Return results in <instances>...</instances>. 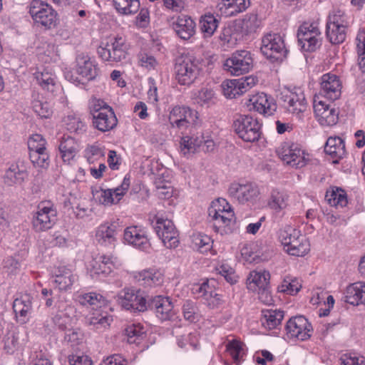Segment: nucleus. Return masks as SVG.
<instances>
[{"label":"nucleus","mask_w":365,"mask_h":365,"mask_svg":"<svg viewBox=\"0 0 365 365\" xmlns=\"http://www.w3.org/2000/svg\"><path fill=\"white\" fill-rule=\"evenodd\" d=\"M129 45L125 37L115 35L102 41L97 48L98 56L109 64L123 62L128 56Z\"/></svg>","instance_id":"nucleus-2"},{"label":"nucleus","mask_w":365,"mask_h":365,"mask_svg":"<svg viewBox=\"0 0 365 365\" xmlns=\"http://www.w3.org/2000/svg\"><path fill=\"white\" fill-rule=\"evenodd\" d=\"M150 306L155 310L157 317L162 321L169 320L174 315L173 305L169 297L155 296Z\"/></svg>","instance_id":"nucleus-33"},{"label":"nucleus","mask_w":365,"mask_h":365,"mask_svg":"<svg viewBox=\"0 0 365 365\" xmlns=\"http://www.w3.org/2000/svg\"><path fill=\"white\" fill-rule=\"evenodd\" d=\"M66 207H71L73 210L76 216L78 218H83L89 215L91 210L85 207L81 200L76 196L70 195V196L64 201Z\"/></svg>","instance_id":"nucleus-51"},{"label":"nucleus","mask_w":365,"mask_h":365,"mask_svg":"<svg viewBox=\"0 0 365 365\" xmlns=\"http://www.w3.org/2000/svg\"><path fill=\"white\" fill-rule=\"evenodd\" d=\"M28 177L27 163L23 160H18L12 163L6 170L4 176L5 184L12 186L21 184Z\"/></svg>","instance_id":"nucleus-26"},{"label":"nucleus","mask_w":365,"mask_h":365,"mask_svg":"<svg viewBox=\"0 0 365 365\" xmlns=\"http://www.w3.org/2000/svg\"><path fill=\"white\" fill-rule=\"evenodd\" d=\"M76 63V73L88 81L95 79L99 73L97 63L87 55L83 53L78 55Z\"/></svg>","instance_id":"nucleus-28"},{"label":"nucleus","mask_w":365,"mask_h":365,"mask_svg":"<svg viewBox=\"0 0 365 365\" xmlns=\"http://www.w3.org/2000/svg\"><path fill=\"white\" fill-rule=\"evenodd\" d=\"M123 240L127 244L143 250L148 249L150 245L146 231L138 226L126 227L123 233Z\"/></svg>","instance_id":"nucleus-25"},{"label":"nucleus","mask_w":365,"mask_h":365,"mask_svg":"<svg viewBox=\"0 0 365 365\" xmlns=\"http://www.w3.org/2000/svg\"><path fill=\"white\" fill-rule=\"evenodd\" d=\"M218 26V21L211 14L202 16L200 21V27L205 37H210L213 35Z\"/></svg>","instance_id":"nucleus-49"},{"label":"nucleus","mask_w":365,"mask_h":365,"mask_svg":"<svg viewBox=\"0 0 365 365\" xmlns=\"http://www.w3.org/2000/svg\"><path fill=\"white\" fill-rule=\"evenodd\" d=\"M78 144L71 136H63L58 145L59 153L63 161L71 164L78 152Z\"/></svg>","instance_id":"nucleus-39"},{"label":"nucleus","mask_w":365,"mask_h":365,"mask_svg":"<svg viewBox=\"0 0 365 365\" xmlns=\"http://www.w3.org/2000/svg\"><path fill=\"white\" fill-rule=\"evenodd\" d=\"M33 98L31 106L34 113L41 118H50L53 114L51 104L39 95L34 96Z\"/></svg>","instance_id":"nucleus-44"},{"label":"nucleus","mask_w":365,"mask_h":365,"mask_svg":"<svg viewBox=\"0 0 365 365\" xmlns=\"http://www.w3.org/2000/svg\"><path fill=\"white\" fill-rule=\"evenodd\" d=\"M297 38L299 45L305 51H314L322 43V33L317 21L305 22L298 29Z\"/></svg>","instance_id":"nucleus-9"},{"label":"nucleus","mask_w":365,"mask_h":365,"mask_svg":"<svg viewBox=\"0 0 365 365\" xmlns=\"http://www.w3.org/2000/svg\"><path fill=\"white\" fill-rule=\"evenodd\" d=\"M215 91L208 88H202L194 94L193 101L195 104L200 106L210 107L217 102Z\"/></svg>","instance_id":"nucleus-45"},{"label":"nucleus","mask_w":365,"mask_h":365,"mask_svg":"<svg viewBox=\"0 0 365 365\" xmlns=\"http://www.w3.org/2000/svg\"><path fill=\"white\" fill-rule=\"evenodd\" d=\"M325 198L331 206L336 207H344L347 203L346 194L341 188H332L326 193Z\"/></svg>","instance_id":"nucleus-46"},{"label":"nucleus","mask_w":365,"mask_h":365,"mask_svg":"<svg viewBox=\"0 0 365 365\" xmlns=\"http://www.w3.org/2000/svg\"><path fill=\"white\" fill-rule=\"evenodd\" d=\"M269 272L266 270L252 271L247 279V288L252 292L262 290V294H267V287L269 284Z\"/></svg>","instance_id":"nucleus-32"},{"label":"nucleus","mask_w":365,"mask_h":365,"mask_svg":"<svg viewBox=\"0 0 365 365\" xmlns=\"http://www.w3.org/2000/svg\"><path fill=\"white\" fill-rule=\"evenodd\" d=\"M13 309L19 323L24 324L28 322L33 310L31 296L24 294L16 298L14 301Z\"/></svg>","instance_id":"nucleus-30"},{"label":"nucleus","mask_w":365,"mask_h":365,"mask_svg":"<svg viewBox=\"0 0 365 365\" xmlns=\"http://www.w3.org/2000/svg\"><path fill=\"white\" fill-rule=\"evenodd\" d=\"M279 101L289 113L299 115L307 108V102L303 90L299 88L283 89Z\"/></svg>","instance_id":"nucleus-11"},{"label":"nucleus","mask_w":365,"mask_h":365,"mask_svg":"<svg viewBox=\"0 0 365 365\" xmlns=\"http://www.w3.org/2000/svg\"><path fill=\"white\" fill-rule=\"evenodd\" d=\"M344 297L345 302L352 305L365 304V282H358L349 285Z\"/></svg>","instance_id":"nucleus-38"},{"label":"nucleus","mask_w":365,"mask_h":365,"mask_svg":"<svg viewBox=\"0 0 365 365\" xmlns=\"http://www.w3.org/2000/svg\"><path fill=\"white\" fill-rule=\"evenodd\" d=\"M198 118L197 111L185 106H174L170 111L168 117L171 128H176L182 134L195 125Z\"/></svg>","instance_id":"nucleus-7"},{"label":"nucleus","mask_w":365,"mask_h":365,"mask_svg":"<svg viewBox=\"0 0 365 365\" xmlns=\"http://www.w3.org/2000/svg\"><path fill=\"white\" fill-rule=\"evenodd\" d=\"M116 226L110 222L99 225L96 231L95 239L103 246L113 245L116 241Z\"/></svg>","instance_id":"nucleus-35"},{"label":"nucleus","mask_w":365,"mask_h":365,"mask_svg":"<svg viewBox=\"0 0 365 365\" xmlns=\"http://www.w3.org/2000/svg\"><path fill=\"white\" fill-rule=\"evenodd\" d=\"M118 302L126 310L144 312L147 309V300L140 290L124 289L118 296Z\"/></svg>","instance_id":"nucleus-17"},{"label":"nucleus","mask_w":365,"mask_h":365,"mask_svg":"<svg viewBox=\"0 0 365 365\" xmlns=\"http://www.w3.org/2000/svg\"><path fill=\"white\" fill-rule=\"evenodd\" d=\"M117 11L123 15H132L140 9L139 0H113Z\"/></svg>","instance_id":"nucleus-48"},{"label":"nucleus","mask_w":365,"mask_h":365,"mask_svg":"<svg viewBox=\"0 0 365 365\" xmlns=\"http://www.w3.org/2000/svg\"><path fill=\"white\" fill-rule=\"evenodd\" d=\"M341 93V82L338 76L327 73L320 78V89L319 93L314 96H319V99L324 98L330 101L338 99Z\"/></svg>","instance_id":"nucleus-18"},{"label":"nucleus","mask_w":365,"mask_h":365,"mask_svg":"<svg viewBox=\"0 0 365 365\" xmlns=\"http://www.w3.org/2000/svg\"><path fill=\"white\" fill-rule=\"evenodd\" d=\"M284 318V312L279 309H264L262 311L261 323L267 329L277 328Z\"/></svg>","instance_id":"nucleus-42"},{"label":"nucleus","mask_w":365,"mask_h":365,"mask_svg":"<svg viewBox=\"0 0 365 365\" xmlns=\"http://www.w3.org/2000/svg\"><path fill=\"white\" fill-rule=\"evenodd\" d=\"M29 14L37 26L50 29L56 26L57 13L47 3L34 0L29 6Z\"/></svg>","instance_id":"nucleus-8"},{"label":"nucleus","mask_w":365,"mask_h":365,"mask_svg":"<svg viewBox=\"0 0 365 365\" xmlns=\"http://www.w3.org/2000/svg\"><path fill=\"white\" fill-rule=\"evenodd\" d=\"M130 184V176L125 175L121 185L115 189L101 190L98 197L101 203L111 205L118 203L126 192Z\"/></svg>","instance_id":"nucleus-27"},{"label":"nucleus","mask_w":365,"mask_h":365,"mask_svg":"<svg viewBox=\"0 0 365 365\" xmlns=\"http://www.w3.org/2000/svg\"><path fill=\"white\" fill-rule=\"evenodd\" d=\"M208 215L218 230L222 228L230 230L231 225L235 222L234 211L224 198H218L212 202L208 209Z\"/></svg>","instance_id":"nucleus-6"},{"label":"nucleus","mask_w":365,"mask_h":365,"mask_svg":"<svg viewBox=\"0 0 365 365\" xmlns=\"http://www.w3.org/2000/svg\"><path fill=\"white\" fill-rule=\"evenodd\" d=\"M223 67L233 76H240L247 73L253 67L252 54L248 51H237L225 61Z\"/></svg>","instance_id":"nucleus-13"},{"label":"nucleus","mask_w":365,"mask_h":365,"mask_svg":"<svg viewBox=\"0 0 365 365\" xmlns=\"http://www.w3.org/2000/svg\"><path fill=\"white\" fill-rule=\"evenodd\" d=\"M34 76L38 85L44 90L53 93L58 87L56 76L49 66L36 71Z\"/></svg>","instance_id":"nucleus-37"},{"label":"nucleus","mask_w":365,"mask_h":365,"mask_svg":"<svg viewBox=\"0 0 365 365\" xmlns=\"http://www.w3.org/2000/svg\"><path fill=\"white\" fill-rule=\"evenodd\" d=\"M234 130L245 142L257 141L260 137V125L257 120L250 115H241L234 121Z\"/></svg>","instance_id":"nucleus-12"},{"label":"nucleus","mask_w":365,"mask_h":365,"mask_svg":"<svg viewBox=\"0 0 365 365\" xmlns=\"http://www.w3.org/2000/svg\"><path fill=\"white\" fill-rule=\"evenodd\" d=\"M249 4V0H221L218 7L222 15L232 16L245 11Z\"/></svg>","instance_id":"nucleus-40"},{"label":"nucleus","mask_w":365,"mask_h":365,"mask_svg":"<svg viewBox=\"0 0 365 365\" xmlns=\"http://www.w3.org/2000/svg\"><path fill=\"white\" fill-rule=\"evenodd\" d=\"M89 109L93 116V125L98 130L107 132L117 125L118 120L113 108L103 100L91 98Z\"/></svg>","instance_id":"nucleus-3"},{"label":"nucleus","mask_w":365,"mask_h":365,"mask_svg":"<svg viewBox=\"0 0 365 365\" xmlns=\"http://www.w3.org/2000/svg\"><path fill=\"white\" fill-rule=\"evenodd\" d=\"M29 157L34 167L43 170L48 168L50 160L47 151L30 153Z\"/></svg>","instance_id":"nucleus-61"},{"label":"nucleus","mask_w":365,"mask_h":365,"mask_svg":"<svg viewBox=\"0 0 365 365\" xmlns=\"http://www.w3.org/2000/svg\"><path fill=\"white\" fill-rule=\"evenodd\" d=\"M135 278L140 285L149 287L161 285L164 281L163 274L154 269L139 272L135 274Z\"/></svg>","instance_id":"nucleus-36"},{"label":"nucleus","mask_w":365,"mask_h":365,"mask_svg":"<svg viewBox=\"0 0 365 365\" xmlns=\"http://www.w3.org/2000/svg\"><path fill=\"white\" fill-rule=\"evenodd\" d=\"M276 153L284 163L294 168L305 166L309 160V154L300 145L290 141L282 143Z\"/></svg>","instance_id":"nucleus-4"},{"label":"nucleus","mask_w":365,"mask_h":365,"mask_svg":"<svg viewBox=\"0 0 365 365\" xmlns=\"http://www.w3.org/2000/svg\"><path fill=\"white\" fill-rule=\"evenodd\" d=\"M310 250V245L307 237L299 234V237L292 241V245L286 248L285 252L290 255L302 257Z\"/></svg>","instance_id":"nucleus-43"},{"label":"nucleus","mask_w":365,"mask_h":365,"mask_svg":"<svg viewBox=\"0 0 365 365\" xmlns=\"http://www.w3.org/2000/svg\"><path fill=\"white\" fill-rule=\"evenodd\" d=\"M287 201L288 196L286 194L277 190H273L268 202V205L275 212H280L287 207Z\"/></svg>","instance_id":"nucleus-50"},{"label":"nucleus","mask_w":365,"mask_h":365,"mask_svg":"<svg viewBox=\"0 0 365 365\" xmlns=\"http://www.w3.org/2000/svg\"><path fill=\"white\" fill-rule=\"evenodd\" d=\"M223 95L227 98H234L242 95L238 79L224 81L221 84Z\"/></svg>","instance_id":"nucleus-53"},{"label":"nucleus","mask_w":365,"mask_h":365,"mask_svg":"<svg viewBox=\"0 0 365 365\" xmlns=\"http://www.w3.org/2000/svg\"><path fill=\"white\" fill-rule=\"evenodd\" d=\"M76 300L81 305L94 311L86 315L85 322L87 325L93 326L95 329L99 331L110 325L111 317L98 310L107 304V300L101 294L96 292L82 293L76 296Z\"/></svg>","instance_id":"nucleus-1"},{"label":"nucleus","mask_w":365,"mask_h":365,"mask_svg":"<svg viewBox=\"0 0 365 365\" xmlns=\"http://www.w3.org/2000/svg\"><path fill=\"white\" fill-rule=\"evenodd\" d=\"M56 210L50 202H41L33 217V226L37 232L51 229L56 221Z\"/></svg>","instance_id":"nucleus-14"},{"label":"nucleus","mask_w":365,"mask_h":365,"mask_svg":"<svg viewBox=\"0 0 365 365\" xmlns=\"http://www.w3.org/2000/svg\"><path fill=\"white\" fill-rule=\"evenodd\" d=\"M341 365H365V359L362 356L349 353L340 357Z\"/></svg>","instance_id":"nucleus-64"},{"label":"nucleus","mask_w":365,"mask_h":365,"mask_svg":"<svg viewBox=\"0 0 365 365\" xmlns=\"http://www.w3.org/2000/svg\"><path fill=\"white\" fill-rule=\"evenodd\" d=\"M171 27L176 36L182 40L190 39L196 31V24L189 16L181 14L173 18Z\"/></svg>","instance_id":"nucleus-23"},{"label":"nucleus","mask_w":365,"mask_h":365,"mask_svg":"<svg viewBox=\"0 0 365 365\" xmlns=\"http://www.w3.org/2000/svg\"><path fill=\"white\" fill-rule=\"evenodd\" d=\"M57 313L53 318V322L59 329L66 331L71 326V315L74 308L66 301L58 300L56 304Z\"/></svg>","instance_id":"nucleus-31"},{"label":"nucleus","mask_w":365,"mask_h":365,"mask_svg":"<svg viewBox=\"0 0 365 365\" xmlns=\"http://www.w3.org/2000/svg\"><path fill=\"white\" fill-rule=\"evenodd\" d=\"M128 342L130 344H140L144 337L145 332L139 325L132 324L125 329Z\"/></svg>","instance_id":"nucleus-60"},{"label":"nucleus","mask_w":365,"mask_h":365,"mask_svg":"<svg viewBox=\"0 0 365 365\" xmlns=\"http://www.w3.org/2000/svg\"><path fill=\"white\" fill-rule=\"evenodd\" d=\"M313 107L316 118L322 125L331 126L337 123L339 112L319 96L314 97Z\"/></svg>","instance_id":"nucleus-20"},{"label":"nucleus","mask_w":365,"mask_h":365,"mask_svg":"<svg viewBox=\"0 0 365 365\" xmlns=\"http://www.w3.org/2000/svg\"><path fill=\"white\" fill-rule=\"evenodd\" d=\"M192 247L201 253H207L212 252V247L213 241L207 235L202 233H195L192 235Z\"/></svg>","instance_id":"nucleus-47"},{"label":"nucleus","mask_w":365,"mask_h":365,"mask_svg":"<svg viewBox=\"0 0 365 365\" xmlns=\"http://www.w3.org/2000/svg\"><path fill=\"white\" fill-rule=\"evenodd\" d=\"M200 71V61L193 56H182L177 58L175 66V78L181 85H190Z\"/></svg>","instance_id":"nucleus-5"},{"label":"nucleus","mask_w":365,"mask_h":365,"mask_svg":"<svg viewBox=\"0 0 365 365\" xmlns=\"http://www.w3.org/2000/svg\"><path fill=\"white\" fill-rule=\"evenodd\" d=\"M350 21L349 16L341 10L334 9L328 16L327 26L348 27Z\"/></svg>","instance_id":"nucleus-54"},{"label":"nucleus","mask_w":365,"mask_h":365,"mask_svg":"<svg viewBox=\"0 0 365 365\" xmlns=\"http://www.w3.org/2000/svg\"><path fill=\"white\" fill-rule=\"evenodd\" d=\"M46 144V140L39 134L33 135L28 142L30 153L47 151Z\"/></svg>","instance_id":"nucleus-63"},{"label":"nucleus","mask_w":365,"mask_h":365,"mask_svg":"<svg viewBox=\"0 0 365 365\" xmlns=\"http://www.w3.org/2000/svg\"><path fill=\"white\" fill-rule=\"evenodd\" d=\"M191 129H189L190 130L189 134L182 135L180 142V153L185 156L197 152L201 148L203 142L202 135L192 133Z\"/></svg>","instance_id":"nucleus-34"},{"label":"nucleus","mask_w":365,"mask_h":365,"mask_svg":"<svg viewBox=\"0 0 365 365\" xmlns=\"http://www.w3.org/2000/svg\"><path fill=\"white\" fill-rule=\"evenodd\" d=\"M120 265L117 257L112 255H98L91 262V275L94 277H106L110 274L114 269Z\"/></svg>","instance_id":"nucleus-21"},{"label":"nucleus","mask_w":365,"mask_h":365,"mask_svg":"<svg viewBox=\"0 0 365 365\" xmlns=\"http://www.w3.org/2000/svg\"><path fill=\"white\" fill-rule=\"evenodd\" d=\"M226 349L233 359L235 365H239L245 354L242 343L238 340L233 339L228 341Z\"/></svg>","instance_id":"nucleus-52"},{"label":"nucleus","mask_w":365,"mask_h":365,"mask_svg":"<svg viewBox=\"0 0 365 365\" xmlns=\"http://www.w3.org/2000/svg\"><path fill=\"white\" fill-rule=\"evenodd\" d=\"M216 271L230 284L237 282L238 277L235 274V269L228 264L222 263L216 267Z\"/></svg>","instance_id":"nucleus-62"},{"label":"nucleus","mask_w":365,"mask_h":365,"mask_svg":"<svg viewBox=\"0 0 365 365\" xmlns=\"http://www.w3.org/2000/svg\"><path fill=\"white\" fill-rule=\"evenodd\" d=\"M215 281L207 279L201 284H195L192 288V293L202 298L210 309L219 308L224 302L220 294L215 291Z\"/></svg>","instance_id":"nucleus-15"},{"label":"nucleus","mask_w":365,"mask_h":365,"mask_svg":"<svg viewBox=\"0 0 365 365\" xmlns=\"http://www.w3.org/2000/svg\"><path fill=\"white\" fill-rule=\"evenodd\" d=\"M182 309L184 318L187 321L195 322L199 319L200 314L195 302L186 300L182 304Z\"/></svg>","instance_id":"nucleus-58"},{"label":"nucleus","mask_w":365,"mask_h":365,"mask_svg":"<svg viewBox=\"0 0 365 365\" xmlns=\"http://www.w3.org/2000/svg\"><path fill=\"white\" fill-rule=\"evenodd\" d=\"M327 154L334 158V163H337L339 159L344 158L346 154L345 144L339 137H330L327 139L324 146Z\"/></svg>","instance_id":"nucleus-41"},{"label":"nucleus","mask_w":365,"mask_h":365,"mask_svg":"<svg viewBox=\"0 0 365 365\" xmlns=\"http://www.w3.org/2000/svg\"><path fill=\"white\" fill-rule=\"evenodd\" d=\"M53 277V286L61 291L71 289L78 278L72 269L65 265L59 266L55 270Z\"/></svg>","instance_id":"nucleus-29"},{"label":"nucleus","mask_w":365,"mask_h":365,"mask_svg":"<svg viewBox=\"0 0 365 365\" xmlns=\"http://www.w3.org/2000/svg\"><path fill=\"white\" fill-rule=\"evenodd\" d=\"M300 231L291 227L287 226L279 232L278 238L283 245L284 250L292 245V241L299 237Z\"/></svg>","instance_id":"nucleus-56"},{"label":"nucleus","mask_w":365,"mask_h":365,"mask_svg":"<svg viewBox=\"0 0 365 365\" xmlns=\"http://www.w3.org/2000/svg\"><path fill=\"white\" fill-rule=\"evenodd\" d=\"M246 105L250 110L256 111L266 115H272L277 108V106L272 99L264 93H257L252 95Z\"/></svg>","instance_id":"nucleus-24"},{"label":"nucleus","mask_w":365,"mask_h":365,"mask_svg":"<svg viewBox=\"0 0 365 365\" xmlns=\"http://www.w3.org/2000/svg\"><path fill=\"white\" fill-rule=\"evenodd\" d=\"M261 51L272 61H282L287 56V50L282 37L278 34H267L262 39Z\"/></svg>","instance_id":"nucleus-10"},{"label":"nucleus","mask_w":365,"mask_h":365,"mask_svg":"<svg viewBox=\"0 0 365 365\" xmlns=\"http://www.w3.org/2000/svg\"><path fill=\"white\" fill-rule=\"evenodd\" d=\"M346 29L343 26H327V36L331 43H341L346 39Z\"/></svg>","instance_id":"nucleus-55"},{"label":"nucleus","mask_w":365,"mask_h":365,"mask_svg":"<svg viewBox=\"0 0 365 365\" xmlns=\"http://www.w3.org/2000/svg\"><path fill=\"white\" fill-rule=\"evenodd\" d=\"M286 331L289 337L305 341L311 337L313 329L307 318L297 316L292 317L287 322Z\"/></svg>","instance_id":"nucleus-19"},{"label":"nucleus","mask_w":365,"mask_h":365,"mask_svg":"<svg viewBox=\"0 0 365 365\" xmlns=\"http://www.w3.org/2000/svg\"><path fill=\"white\" fill-rule=\"evenodd\" d=\"M260 26V21L256 14H247L240 23L242 31L245 34L255 32Z\"/></svg>","instance_id":"nucleus-57"},{"label":"nucleus","mask_w":365,"mask_h":365,"mask_svg":"<svg viewBox=\"0 0 365 365\" xmlns=\"http://www.w3.org/2000/svg\"><path fill=\"white\" fill-rule=\"evenodd\" d=\"M154 227L158 236L167 248L173 249L178 246V232L171 220L156 215Z\"/></svg>","instance_id":"nucleus-16"},{"label":"nucleus","mask_w":365,"mask_h":365,"mask_svg":"<svg viewBox=\"0 0 365 365\" xmlns=\"http://www.w3.org/2000/svg\"><path fill=\"white\" fill-rule=\"evenodd\" d=\"M300 288L301 284L297 279L287 277L282 281L278 289L281 292L293 295L297 294Z\"/></svg>","instance_id":"nucleus-59"},{"label":"nucleus","mask_w":365,"mask_h":365,"mask_svg":"<svg viewBox=\"0 0 365 365\" xmlns=\"http://www.w3.org/2000/svg\"><path fill=\"white\" fill-rule=\"evenodd\" d=\"M229 195L241 204L253 202L259 195L257 186L250 182L232 183L228 189Z\"/></svg>","instance_id":"nucleus-22"}]
</instances>
